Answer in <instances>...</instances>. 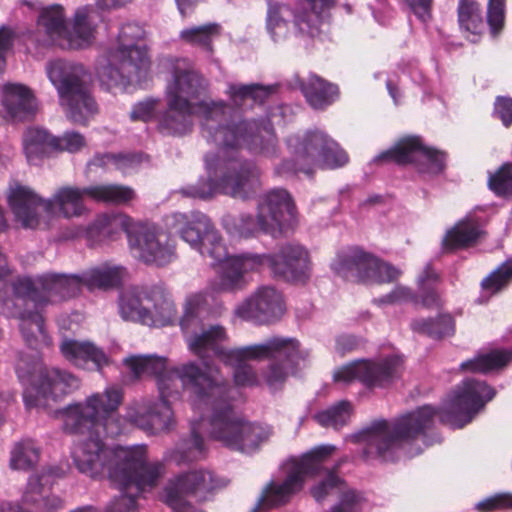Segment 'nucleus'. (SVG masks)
<instances>
[{
    "label": "nucleus",
    "instance_id": "f257e3e1",
    "mask_svg": "<svg viewBox=\"0 0 512 512\" xmlns=\"http://www.w3.org/2000/svg\"><path fill=\"white\" fill-rule=\"evenodd\" d=\"M167 67L171 79L166 88L167 111L160 120V128L168 134L183 135L192 127V116L200 117L203 136L219 147L217 163L206 159L209 173L219 170L221 178L199 182L186 193L192 197L208 198L217 193L246 199L259 188V173L251 163L230 158L229 150L248 148L254 152L271 154L276 139L270 122L258 124L243 120L223 102L200 101L206 90L205 80L190 69L185 60L170 61Z\"/></svg>",
    "mask_w": 512,
    "mask_h": 512
},
{
    "label": "nucleus",
    "instance_id": "f03ea898",
    "mask_svg": "<svg viewBox=\"0 0 512 512\" xmlns=\"http://www.w3.org/2000/svg\"><path fill=\"white\" fill-rule=\"evenodd\" d=\"M179 376L190 390L193 410L201 416L202 425L208 424L213 440L231 450L251 454L270 439L269 426L250 422L230 409L228 389L216 367L187 364Z\"/></svg>",
    "mask_w": 512,
    "mask_h": 512
},
{
    "label": "nucleus",
    "instance_id": "7ed1b4c3",
    "mask_svg": "<svg viewBox=\"0 0 512 512\" xmlns=\"http://www.w3.org/2000/svg\"><path fill=\"white\" fill-rule=\"evenodd\" d=\"M170 225L185 242L197 249L203 257L210 258L213 264L219 265L216 278L208 284L206 289L187 295L183 303L180 326L189 345V339L192 336L203 334L213 328L210 326L197 331V328L202 327L203 321L210 314L211 306L216 302V295L235 293L244 288L224 289L221 287L223 274L229 266L230 256L221 236L207 216L200 212L175 213L171 216Z\"/></svg>",
    "mask_w": 512,
    "mask_h": 512
},
{
    "label": "nucleus",
    "instance_id": "20e7f679",
    "mask_svg": "<svg viewBox=\"0 0 512 512\" xmlns=\"http://www.w3.org/2000/svg\"><path fill=\"white\" fill-rule=\"evenodd\" d=\"M126 369L136 378L143 376H155L159 390V402L150 405L148 403H135L128 407L125 418L139 428L155 434L170 430L175 424L171 401L180 396V386L190 393L184 386L179 372L187 364H195L200 368L210 365L203 362L198 365L189 361L173 369H168L167 359L155 354L131 355L123 360Z\"/></svg>",
    "mask_w": 512,
    "mask_h": 512
},
{
    "label": "nucleus",
    "instance_id": "39448f33",
    "mask_svg": "<svg viewBox=\"0 0 512 512\" xmlns=\"http://www.w3.org/2000/svg\"><path fill=\"white\" fill-rule=\"evenodd\" d=\"M227 334L222 326H215L209 331L194 335L189 339V349L197 356L204 357L212 352L223 363L234 368L233 377L236 385L253 387L261 385L259 376L248 361L262 360L271 356L285 354L288 357L300 353L295 339L275 337L263 343L226 349L222 343Z\"/></svg>",
    "mask_w": 512,
    "mask_h": 512
},
{
    "label": "nucleus",
    "instance_id": "423d86ee",
    "mask_svg": "<svg viewBox=\"0 0 512 512\" xmlns=\"http://www.w3.org/2000/svg\"><path fill=\"white\" fill-rule=\"evenodd\" d=\"M87 435L73 445L71 456L82 474L91 478L107 476L112 483L127 485L147 458L144 445L108 447L99 436L100 429H84Z\"/></svg>",
    "mask_w": 512,
    "mask_h": 512
},
{
    "label": "nucleus",
    "instance_id": "0eeeda50",
    "mask_svg": "<svg viewBox=\"0 0 512 512\" xmlns=\"http://www.w3.org/2000/svg\"><path fill=\"white\" fill-rule=\"evenodd\" d=\"M436 411L431 406H423L399 417L395 422L377 420L353 436L355 442L363 446L367 458H377L385 462L399 459V452L405 450L409 457L418 455L422 449L413 450L411 442L422 440L424 432L430 428Z\"/></svg>",
    "mask_w": 512,
    "mask_h": 512
},
{
    "label": "nucleus",
    "instance_id": "6e6552de",
    "mask_svg": "<svg viewBox=\"0 0 512 512\" xmlns=\"http://www.w3.org/2000/svg\"><path fill=\"white\" fill-rule=\"evenodd\" d=\"M269 268L276 276L293 283L305 282L311 275L312 264L308 250L295 243L282 246L274 254L242 253L230 256L229 266L223 274L224 289L245 288L246 275Z\"/></svg>",
    "mask_w": 512,
    "mask_h": 512
},
{
    "label": "nucleus",
    "instance_id": "1a4fd4ad",
    "mask_svg": "<svg viewBox=\"0 0 512 512\" xmlns=\"http://www.w3.org/2000/svg\"><path fill=\"white\" fill-rule=\"evenodd\" d=\"M144 29L129 23L121 27L99 70L101 82L108 88L138 85L150 74L151 62L143 39Z\"/></svg>",
    "mask_w": 512,
    "mask_h": 512
},
{
    "label": "nucleus",
    "instance_id": "9d476101",
    "mask_svg": "<svg viewBox=\"0 0 512 512\" xmlns=\"http://www.w3.org/2000/svg\"><path fill=\"white\" fill-rule=\"evenodd\" d=\"M88 187L66 186L58 189L52 199L44 200L29 187L19 183L9 186L7 199L16 220L25 228H37L46 222L42 219L55 214L65 218L79 217L87 212L83 202L88 196Z\"/></svg>",
    "mask_w": 512,
    "mask_h": 512
},
{
    "label": "nucleus",
    "instance_id": "9b49d317",
    "mask_svg": "<svg viewBox=\"0 0 512 512\" xmlns=\"http://www.w3.org/2000/svg\"><path fill=\"white\" fill-rule=\"evenodd\" d=\"M123 400L122 390L116 386L107 387L101 393L88 396L84 402L73 403L53 412L61 421L66 432H83L84 429H102L109 436L122 433V421L116 411Z\"/></svg>",
    "mask_w": 512,
    "mask_h": 512
},
{
    "label": "nucleus",
    "instance_id": "f8f14e48",
    "mask_svg": "<svg viewBox=\"0 0 512 512\" xmlns=\"http://www.w3.org/2000/svg\"><path fill=\"white\" fill-rule=\"evenodd\" d=\"M46 74L58 93L60 106L71 121L84 123L96 113L97 107L88 89L89 74L82 64L51 60L46 64Z\"/></svg>",
    "mask_w": 512,
    "mask_h": 512
},
{
    "label": "nucleus",
    "instance_id": "ddd939ff",
    "mask_svg": "<svg viewBox=\"0 0 512 512\" xmlns=\"http://www.w3.org/2000/svg\"><path fill=\"white\" fill-rule=\"evenodd\" d=\"M97 18L98 14L92 5L78 8L69 24L60 5L43 7L37 20L38 28L45 33L41 42L58 43L69 49L87 48L95 39Z\"/></svg>",
    "mask_w": 512,
    "mask_h": 512
},
{
    "label": "nucleus",
    "instance_id": "4468645a",
    "mask_svg": "<svg viewBox=\"0 0 512 512\" xmlns=\"http://www.w3.org/2000/svg\"><path fill=\"white\" fill-rule=\"evenodd\" d=\"M119 313L124 320L151 327H163L174 322L176 305L169 291L161 284L131 286L119 296Z\"/></svg>",
    "mask_w": 512,
    "mask_h": 512
},
{
    "label": "nucleus",
    "instance_id": "2eb2a0df",
    "mask_svg": "<svg viewBox=\"0 0 512 512\" xmlns=\"http://www.w3.org/2000/svg\"><path fill=\"white\" fill-rule=\"evenodd\" d=\"M291 160L284 163L287 170L312 174L318 168H338L348 162L347 153L325 132L308 131L287 139Z\"/></svg>",
    "mask_w": 512,
    "mask_h": 512
},
{
    "label": "nucleus",
    "instance_id": "dca6fc26",
    "mask_svg": "<svg viewBox=\"0 0 512 512\" xmlns=\"http://www.w3.org/2000/svg\"><path fill=\"white\" fill-rule=\"evenodd\" d=\"M17 374L24 385L23 397L27 407L46 408L51 401L55 402L79 387L75 376L57 368H48L40 360H20Z\"/></svg>",
    "mask_w": 512,
    "mask_h": 512
},
{
    "label": "nucleus",
    "instance_id": "f3484780",
    "mask_svg": "<svg viewBox=\"0 0 512 512\" xmlns=\"http://www.w3.org/2000/svg\"><path fill=\"white\" fill-rule=\"evenodd\" d=\"M336 0H303L292 11L284 4L269 1L267 12V30L274 41L287 37L289 33V18L293 17L295 33L303 36L316 37L325 26V13L331 9Z\"/></svg>",
    "mask_w": 512,
    "mask_h": 512
},
{
    "label": "nucleus",
    "instance_id": "a211bd4d",
    "mask_svg": "<svg viewBox=\"0 0 512 512\" xmlns=\"http://www.w3.org/2000/svg\"><path fill=\"white\" fill-rule=\"evenodd\" d=\"M495 390L485 382L467 379L445 401L439 417L442 422L462 428L493 399Z\"/></svg>",
    "mask_w": 512,
    "mask_h": 512
},
{
    "label": "nucleus",
    "instance_id": "6ab92c4d",
    "mask_svg": "<svg viewBox=\"0 0 512 512\" xmlns=\"http://www.w3.org/2000/svg\"><path fill=\"white\" fill-rule=\"evenodd\" d=\"M83 277L46 274L36 280L23 278L14 284L17 300L25 306L44 302H57L74 297L80 291Z\"/></svg>",
    "mask_w": 512,
    "mask_h": 512
},
{
    "label": "nucleus",
    "instance_id": "aec40b11",
    "mask_svg": "<svg viewBox=\"0 0 512 512\" xmlns=\"http://www.w3.org/2000/svg\"><path fill=\"white\" fill-rule=\"evenodd\" d=\"M375 161H393L398 164L412 163L423 174L436 175L445 168V153L424 146L418 137L400 139L395 145L379 154Z\"/></svg>",
    "mask_w": 512,
    "mask_h": 512
},
{
    "label": "nucleus",
    "instance_id": "412c9836",
    "mask_svg": "<svg viewBox=\"0 0 512 512\" xmlns=\"http://www.w3.org/2000/svg\"><path fill=\"white\" fill-rule=\"evenodd\" d=\"M128 244L132 256L146 264L163 266L175 258L171 237L154 225L137 223Z\"/></svg>",
    "mask_w": 512,
    "mask_h": 512
},
{
    "label": "nucleus",
    "instance_id": "4be33fe9",
    "mask_svg": "<svg viewBox=\"0 0 512 512\" xmlns=\"http://www.w3.org/2000/svg\"><path fill=\"white\" fill-rule=\"evenodd\" d=\"M401 367L402 361L398 357L381 362L356 360L335 369L333 379L342 384L358 380L370 387L383 386L399 376Z\"/></svg>",
    "mask_w": 512,
    "mask_h": 512
},
{
    "label": "nucleus",
    "instance_id": "5701e85b",
    "mask_svg": "<svg viewBox=\"0 0 512 512\" xmlns=\"http://www.w3.org/2000/svg\"><path fill=\"white\" fill-rule=\"evenodd\" d=\"M285 311L283 294L273 286L264 285L240 302L234 313L242 320L270 324L280 320Z\"/></svg>",
    "mask_w": 512,
    "mask_h": 512
},
{
    "label": "nucleus",
    "instance_id": "b1692460",
    "mask_svg": "<svg viewBox=\"0 0 512 512\" xmlns=\"http://www.w3.org/2000/svg\"><path fill=\"white\" fill-rule=\"evenodd\" d=\"M227 485V480L205 469L192 470L171 478L166 484L162 499L171 508H176L191 493L213 492Z\"/></svg>",
    "mask_w": 512,
    "mask_h": 512
},
{
    "label": "nucleus",
    "instance_id": "393cba45",
    "mask_svg": "<svg viewBox=\"0 0 512 512\" xmlns=\"http://www.w3.org/2000/svg\"><path fill=\"white\" fill-rule=\"evenodd\" d=\"M162 473L163 465L161 463H149L146 458L143 466L136 469L135 479L131 483L127 485L113 483L118 486L122 493L111 501L105 512H138L139 506L136 496L140 492L153 488Z\"/></svg>",
    "mask_w": 512,
    "mask_h": 512
},
{
    "label": "nucleus",
    "instance_id": "a878e982",
    "mask_svg": "<svg viewBox=\"0 0 512 512\" xmlns=\"http://www.w3.org/2000/svg\"><path fill=\"white\" fill-rule=\"evenodd\" d=\"M136 224L131 217L123 213H103L85 229H79L76 236H84L91 245L105 240H116L121 231L127 234L128 242L133 234Z\"/></svg>",
    "mask_w": 512,
    "mask_h": 512
},
{
    "label": "nucleus",
    "instance_id": "bb28decb",
    "mask_svg": "<svg viewBox=\"0 0 512 512\" xmlns=\"http://www.w3.org/2000/svg\"><path fill=\"white\" fill-rule=\"evenodd\" d=\"M1 102L6 116L12 121L27 120L37 110L33 92L21 83L4 84L1 88Z\"/></svg>",
    "mask_w": 512,
    "mask_h": 512
},
{
    "label": "nucleus",
    "instance_id": "cd10ccee",
    "mask_svg": "<svg viewBox=\"0 0 512 512\" xmlns=\"http://www.w3.org/2000/svg\"><path fill=\"white\" fill-rule=\"evenodd\" d=\"M257 211L276 231L294 219L295 207L286 190L274 189L261 198Z\"/></svg>",
    "mask_w": 512,
    "mask_h": 512
},
{
    "label": "nucleus",
    "instance_id": "c85d7f7f",
    "mask_svg": "<svg viewBox=\"0 0 512 512\" xmlns=\"http://www.w3.org/2000/svg\"><path fill=\"white\" fill-rule=\"evenodd\" d=\"M38 476H31L27 488L22 496V502L26 508H21L18 504L8 501H0V512H47L59 508L62 500L49 494L43 486L39 484Z\"/></svg>",
    "mask_w": 512,
    "mask_h": 512
},
{
    "label": "nucleus",
    "instance_id": "c756f323",
    "mask_svg": "<svg viewBox=\"0 0 512 512\" xmlns=\"http://www.w3.org/2000/svg\"><path fill=\"white\" fill-rule=\"evenodd\" d=\"M333 492L341 493V498L339 504L333 507L331 512H356L363 500L359 493L347 489L344 482L331 471H327L325 479L311 489L313 498L318 502Z\"/></svg>",
    "mask_w": 512,
    "mask_h": 512
},
{
    "label": "nucleus",
    "instance_id": "7c9ffc66",
    "mask_svg": "<svg viewBox=\"0 0 512 512\" xmlns=\"http://www.w3.org/2000/svg\"><path fill=\"white\" fill-rule=\"evenodd\" d=\"M57 137L43 128H29L23 137V150L31 165H38L52 152H56Z\"/></svg>",
    "mask_w": 512,
    "mask_h": 512
},
{
    "label": "nucleus",
    "instance_id": "2f4dec72",
    "mask_svg": "<svg viewBox=\"0 0 512 512\" xmlns=\"http://www.w3.org/2000/svg\"><path fill=\"white\" fill-rule=\"evenodd\" d=\"M298 350L300 353L294 354L292 357H288L285 354L271 356L270 358H283L284 361L270 362L261 372V384H265L271 391L280 389L288 377L294 372V365L297 364L299 360H304L308 357V352L302 350L299 344Z\"/></svg>",
    "mask_w": 512,
    "mask_h": 512
},
{
    "label": "nucleus",
    "instance_id": "473e14b6",
    "mask_svg": "<svg viewBox=\"0 0 512 512\" xmlns=\"http://www.w3.org/2000/svg\"><path fill=\"white\" fill-rule=\"evenodd\" d=\"M63 357L76 366H85L89 361L101 368L108 364L105 353L89 342L64 339L60 346Z\"/></svg>",
    "mask_w": 512,
    "mask_h": 512
},
{
    "label": "nucleus",
    "instance_id": "72a5a7b5",
    "mask_svg": "<svg viewBox=\"0 0 512 512\" xmlns=\"http://www.w3.org/2000/svg\"><path fill=\"white\" fill-rule=\"evenodd\" d=\"M128 276L127 270L120 265L104 263L86 271L83 284L89 289L108 290L119 286Z\"/></svg>",
    "mask_w": 512,
    "mask_h": 512
},
{
    "label": "nucleus",
    "instance_id": "f704fd0d",
    "mask_svg": "<svg viewBox=\"0 0 512 512\" xmlns=\"http://www.w3.org/2000/svg\"><path fill=\"white\" fill-rule=\"evenodd\" d=\"M302 91L314 109H324L338 97V88L316 75H311L305 80Z\"/></svg>",
    "mask_w": 512,
    "mask_h": 512
},
{
    "label": "nucleus",
    "instance_id": "c9c22d12",
    "mask_svg": "<svg viewBox=\"0 0 512 512\" xmlns=\"http://www.w3.org/2000/svg\"><path fill=\"white\" fill-rule=\"evenodd\" d=\"M367 253L362 251L341 252L331 263L332 270L347 280L362 281Z\"/></svg>",
    "mask_w": 512,
    "mask_h": 512
},
{
    "label": "nucleus",
    "instance_id": "e433bc0d",
    "mask_svg": "<svg viewBox=\"0 0 512 512\" xmlns=\"http://www.w3.org/2000/svg\"><path fill=\"white\" fill-rule=\"evenodd\" d=\"M481 235L479 223L467 216L447 231L443 244L447 248H460L472 245Z\"/></svg>",
    "mask_w": 512,
    "mask_h": 512
},
{
    "label": "nucleus",
    "instance_id": "4c0bfd02",
    "mask_svg": "<svg viewBox=\"0 0 512 512\" xmlns=\"http://www.w3.org/2000/svg\"><path fill=\"white\" fill-rule=\"evenodd\" d=\"M512 360V349L493 350L488 353H481L474 358L463 362L461 370L472 373H487L506 366Z\"/></svg>",
    "mask_w": 512,
    "mask_h": 512
},
{
    "label": "nucleus",
    "instance_id": "58836bf2",
    "mask_svg": "<svg viewBox=\"0 0 512 512\" xmlns=\"http://www.w3.org/2000/svg\"><path fill=\"white\" fill-rule=\"evenodd\" d=\"M224 226L229 234L234 237L247 238L256 235L260 231L274 232L263 217L257 211L256 218L250 214H242L238 217L225 219Z\"/></svg>",
    "mask_w": 512,
    "mask_h": 512
},
{
    "label": "nucleus",
    "instance_id": "ea45409f",
    "mask_svg": "<svg viewBox=\"0 0 512 512\" xmlns=\"http://www.w3.org/2000/svg\"><path fill=\"white\" fill-rule=\"evenodd\" d=\"M88 197L95 201L127 204L135 198L132 188L120 184H97L88 186Z\"/></svg>",
    "mask_w": 512,
    "mask_h": 512
},
{
    "label": "nucleus",
    "instance_id": "a19ab883",
    "mask_svg": "<svg viewBox=\"0 0 512 512\" xmlns=\"http://www.w3.org/2000/svg\"><path fill=\"white\" fill-rule=\"evenodd\" d=\"M220 35V26L209 23L201 26H194L183 29L180 32V39L185 43L196 46L208 53L212 52V43Z\"/></svg>",
    "mask_w": 512,
    "mask_h": 512
},
{
    "label": "nucleus",
    "instance_id": "79ce46f5",
    "mask_svg": "<svg viewBox=\"0 0 512 512\" xmlns=\"http://www.w3.org/2000/svg\"><path fill=\"white\" fill-rule=\"evenodd\" d=\"M20 330L30 346L49 345L50 340L43 326V318L39 313L22 312L19 315Z\"/></svg>",
    "mask_w": 512,
    "mask_h": 512
},
{
    "label": "nucleus",
    "instance_id": "37998d69",
    "mask_svg": "<svg viewBox=\"0 0 512 512\" xmlns=\"http://www.w3.org/2000/svg\"><path fill=\"white\" fill-rule=\"evenodd\" d=\"M364 264L366 266L362 274V282L390 283L397 280L402 274L400 269L370 254Z\"/></svg>",
    "mask_w": 512,
    "mask_h": 512
},
{
    "label": "nucleus",
    "instance_id": "c03bdc74",
    "mask_svg": "<svg viewBox=\"0 0 512 512\" xmlns=\"http://www.w3.org/2000/svg\"><path fill=\"white\" fill-rule=\"evenodd\" d=\"M458 20L463 31L477 36L484 31L480 4L474 0H460L458 5Z\"/></svg>",
    "mask_w": 512,
    "mask_h": 512
},
{
    "label": "nucleus",
    "instance_id": "a18cd8bd",
    "mask_svg": "<svg viewBox=\"0 0 512 512\" xmlns=\"http://www.w3.org/2000/svg\"><path fill=\"white\" fill-rule=\"evenodd\" d=\"M415 332L433 338H442L454 333V321L450 315H440L437 319L418 318L411 323Z\"/></svg>",
    "mask_w": 512,
    "mask_h": 512
},
{
    "label": "nucleus",
    "instance_id": "49530a36",
    "mask_svg": "<svg viewBox=\"0 0 512 512\" xmlns=\"http://www.w3.org/2000/svg\"><path fill=\"white\" fill-rule=\"evenodd\" d=\"M272 93V88L258 84H229L227 94L233 104L244 105L248 100L263 102Z\"/></svg>",
    "mask_w": 512,
    "mask_h": 512
},
{
    "label": "nucleus",
    "instance_id": "de8ad7c7",
    "mask_svg": "<svg viewBox=\"0 0 512 512\" xmlns=\"http://www.w3.org/2000/svg\"><path fill=\"white\" fill-rule=\"evenodd\" d=\"M39 458V451L32 441L17 443L10 457V467L13 470L28 471L34 467Z\"/></svg>",
    "mask_w": 512,
    "mask_h": 512
},
{
    "label": "nucleus",
    "instance_id": "09e8293b",
    "mask_svg": "<svg viewBox=\"0 0 512 512\" xmlns=\"http://www.w3.org/2000/svg\"><path fill=\"white\" fill-rule=\"evenodd\" d=\"M512 282V260L498 266L481 282L482 291L487 295H494L506 288Z\"/></svg>",
    "mask_w": 512,
    "mask_h": 512
},
{
    "label": "nucleus",
    "instance_id": "8fccbe9b",
    "mask_svg": "<svg viewBox=\"0 0 512 512\" xmlns=\"http://www.w3.org/2000/svg\"><path fill=\"white\" fill-rule=\"evenodd\" d=\"M350 415V404L348 402H340L336 406L316 414L315 419L323 427L338 429L349 421Z\"/></svg>",
    "mask_w": 512,
    "mask_h": 512
},
{
    "label": "nucleus",
    "instance_id": "3c124183",
    "mask_svg": "<svg viewBox=\"0 0 512 512\" xmlns=\"http://www.w3.org/2000/svg\"><path fill=\"white\" fill-rule=\"evenodd\" d=\"M204 451V441L194 428L191 437L180 444L174 454V459L179 463L193 461L201 457Z\"/></svg>",
    "mask_w": 512,
    "mask_h": 512
},
{
    "label": "nucleus",
    "instance_id": "603ef678",
    "mask_svg": "<svg viewBox=\"0 0 512 512\" xmlns=\"http://www.w3.org/2000/svg\"><path fill=\"white\" fill-rule=\"evenodd\" d=\"M488 185L499 196H512V166L504 164L496 172L490 174Z\"/></svg>",
    "mask_w": 512,
    "mask_h": 512
},
{
    "label": "nucleus",
    "instance_id": "864d4df0",
    "mask_svg": "<svg viewBox=\"0 0 512 512\" xmlns=\"http://www.w3.org/2000/svg\"><path fill=\"white\" fill-rule=\"evenodd\" d=\"M506 0H488L486 9L487 24L491 34L497 36L505 25Z\"/></svg>",
    "mask_w": 512,
    "mask_h": 512
},
{
    "label": "nucleus",
    "instance_id": "5fc2aeb1",
    "mask_svg": "<svg viewBox=\"0 0 512 512\" xmlns=\"http://www.w3.org/2000/svg\"><path fill=\"white\" fill-rule=\"evenodd\" d=\"M475 509L480 512L512 510V492L504 491L490 495L477 502Z\"/></svg>",
    "mask_w": 512,
    "mask_h": 512
},
{
    "label": "nucleus",
    "instance_id": "6e6d98bb",
    "mask_svg": "<svg viewBox=\"0 0 512 512\" xmlns=\"http://www.w3.org/2000/svg\"><path fill=\"white\" fill-rule=\"evenodd\" d=\"M135 163L136 158L134 156L105 154L96 156L91 162V165L107 169L115 167L127 173L129 168L133 167Z\"/></svg>",
    "mask_w": 512,
    "mask_h": 512
},
{
    "label": "nucleus",
    "instance_id": "4d7b16f0",
    "mask_svg": "<svg viewBox=\"0 0 512 512\" xmlns=\"http://www.w3.org/2000/svg\"><path fill=\"white\" fill-rule=\"evenodd\" d=\"M86 146L85 137L75 131L65 132L62 136L57 137V151H67L75 153L82 150Z\"/></svg>",
    "mask_w": 512,
    "mask_h": 512
},
{
    "label": "nucleus",
    "instance_id": "13d9d810",
    "mask_svg": "<svg viewBox=\"0 0 512 512\" xmlns=\"http://www.w3.org/2000/svg\"><path fill=\"white\" fill-rule=\"evenodd\" d=\"M156 101L146 100L136 104L131 111L132 120L148 121L150 120L155 111Z\"/></svg>",
    "mask_w": 512,
    "mask_h": 512
},
{
    "label": "nucleus",
    "instance_id": "bf43d9fd",
    "mask_svg": "<svg viewBox=\"0 0 512 512\" xmlns=\"http://www.w3.org/2000/svg\"><path fill=\"white\" fill-rule=\"evenodd\" d=\"M495 114L505 126L512 123V98L498 97L495 102Z\"/></svg>",
    "mask_w": 512,
    "mask_h": 512
},
{
    "label": "nucleus",
    "instance_id": "052dcab7",
    "mask_svg": "<svg viewBox=\"0 0 512 512\" xmlns=\"http://www.w3.org/2000/svg\"><path fill=\"white\" fill-rule=\"evenodd\" d=\"M15 38V33L8 27H0V71L5 66V55L12 47Z\"/></svg>",
    "mask_w": 512,
    "mask_h": 512
},
{
    "label": "nucleus",
    "instance_id": "680f3d73",
    "mask_svg": "<svg viewBox=\"0 0 512 512\" xmlns=\"http://www.w3.org/2000/svg\"><path fill=\"white\" fill-rule=\"evenodd\" d=\"M412 293L410 289L404 286H397L390 293L381 297L378 301L386 304H398L410 300Z\"/></svg>",
    "mask_w": 512,
    "mask_h": 512
},
{
    "label": "nucleus",
    "instance_id": "e2e57ef3",
    "mask_svg": "<svg viewBox=\"0 0 512 512\" xmlns=\"http://www.w3.org/2000/svg\"><path fill=\"white\" fill-rule=\"evenodd\" d=\"M412 12L423 22L430 18L432 0H404Z\"/></svg>",
    "mask_w": 512,
    "mask_h": 512
},
{
    "label": "nucleus",
    "instance_id": "0e129e2a",
    "mask_svg": "<svg viewBox=\"0 0 512 512\" xmlns=\"http://www.w3.org/2000/svg\"><path fill=\"white\" fill-rule=\"evenodd\" d=\"M358 340L353 335L343 334L335 339V351L341 355L353 351L358 346Z\"/></svg>",
    "mask_w": 512,
    "mask_h": 512
},
{
    "label": "nucleus",
    "instance_id": "69168bd1",
    "mask_svg": "<svg viewBox=\"0 0 512 512\" xmlns=\"http://www.w3.org/2000/svg\"><path fill=\"white\" fill-rule=\"evenodd\" d=\"M131 1L132 0H97L95 7L92 6L98 14L96 21L100 19L102 12L122 7Z\"/></svg>",
    "mask_w": 512,
    "mask_h": 512
},
{
    "label": "nucleus",
    "instance_id": "338daca9",
    "mask_svg": "<svg viewBox=\"0 0 512 512\" xmlns=\"http://www.w3.org/2000/svg\"><path fill=\"white\" fill-rule=\"evenodd\" d=\"M437 279V273L430 266H427L423 273L418 277V282L422 289H426Z\"/></svg>",
    "mask_w": 512,
    "mask_h": 512
},
{
    "label": "nucleus",
    "instance_id": "774afa93",
    "mask_svg": "<svg viewBox=\"0 0 512 512\" xmlns=\"http://www.w3.org/2000/svg\"><path fill=\"white\" fill-rule=\"evenodd\" d=\"M422 303L426 307H439V306H441V300L438 297V295L435 294L434 292L427 293L423 297Z\"/></svg>",
    "mask_w": 512,
    "mask_h": 512
}]
</instances>
